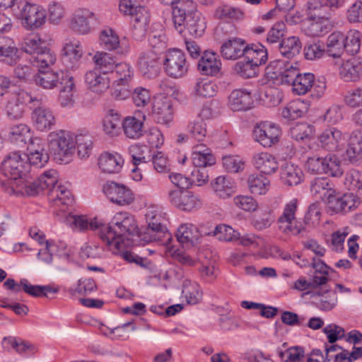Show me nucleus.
Wrapping results in <instances>:
<instances>
[{
  "mask_svg": "<svg viewBox=\"0 0 362 362\" xmlns=\"http://www.w3.org/2000/svg\"><path fill=\"white\" fill-rule=\"evenodd\" d=\"M340 75L346 81H357L362 75V60L359 58H351L342 64Z\"/></svg>",
  "mask_w": 362,
  "mask_h": 362,
  "instance_id": "2f4dec72",
  "label": "nucleus"
},
{
  "mask_svg": "<svg viewBox=\"0 0 362 362\" xmlns=\"http://www.w3.org/2000/svg\"><path fill=\"white\" fill-rule=\"evenodd\" d=\"M57 60L56 54L46 47H43L35 55L30 59V63L39 70L49 68Z\"/></svg>",
  "mask_w": 362,
  "mask_h": 362,
  "instance_id": "37998d69",
  "label": "nucleus"
},
{
  "mask_svg": "<svg viewBox=\"0 0 362 362\" xmlns=\"http://www.w3.org/2000/svg\"><path fill=\"white\" fill-rule=\"evenodd\" d=\"M279 356L286 362H305L304 351L301 347H291L286 351H278Z\"/></svg>",
  "mask_w": 362,
  "mask_h": 362,
  "instance_id": "774afa93",
  "label": "nucleus"
},
{
  "mask_svg": "<svg viewBox=\"0 0 362 362\" xmlns=\"http://www.w3.org/2000/svg\"><path fill=\"white\" fill-rule=\"evenodd\" d=\"M305 167L313 174L325 173L332 177H340L343 174L339 158L332 153L324 157L314 156L308 158Z\"/></svg>",
  "mask_w": 362,
  "mask_h": 362,
  "instance_id": "20e7f679",
  "label": "nucleus"
},
{
  "mask_svg": "<svg viewBox=\"0 0 362 362\" xmlns=\"http://www.w3.org/2000/svg\"><path fill=\"white\" fill-rule=\"evenodd\" d=\"M43 42L37 34H30L25 37L20 44L21 49L30 54L35 55L43 47Z\"/></svg>",
  "mask_w": 362,
  "mask_h": 362,
  "instance_id": "6e6d98bb",
  "label": "nucleus"
},
{
  "mask_svg": "<svg viewBox=\"0 0 362 362\" xmlns=\"http://www.w3.org/2000/svg\"><path fill=\"white\" fill-rule=\"evenodd\" d=\"M67 223L76 229L83 231L88 229L97 230L99 235L100 228L102 224L96 218L89 221L85 216L69 215L66 218Z\"/></svg>",
  "mask_w": 362,
  "mask_h": 362,
  "instance_id": "79ce46f5",
  "label": "nucleus"
},
{
  "mask_svg": "<svg viewBox=\"0 0 362 362\" xmlns=\"http://www.w3.org/2000/svg\"><path fill=\"white\" fill-rule=\"evenodd\" d=\"M62 51L64 60L69 63L67 66L70 68L76 66L83 55L82 45L77 39L66 40Z\"/></svg>",
  "mask_w": 362,
  "mask_h": 362,
  "instance_id": "393cba45",
  "label": "nucleus"
},
{
  "mask_svg": "<svg viewBox=\"0 0 362 362\" xmlns=\"http://www.w3.org/2000/svg\"><path fill=\"white\" fill-rule=\"evenodd\" d=\"M205 235H213L221 241L232 242L240 238V233L230 226L220 224L213 230L204 233Z\"/></svg>",
  "mask_w": 362,
  "mask_h": 362,
  "instance_id": "3c124183",
  "label": "nucleus"
},
{
  "mask_svg": "<svg viewBox=\"0 0 362 362\" xmlns=\"http://www.w3.org/2000/svg\"><path fill=\"white\" fill-rule=\"evenodd\" d=\"M163 64L165 74L173 78L185 76L189 67L185 53L179 49L169 50L165 54Z\"/></svg>",
  "mask_w": 362,
  "mask_h": 362,
  "instance_id": "0eeeda50",
  "label": "nucleus"
},
{
  "mask_svg": "<svg viewBox=\"0 0 362 362\" xmlns=\"http://www.w3.org/2000/svg\"><path fill=\"white\" fill-rule=\"evenodd\" d=\"M120 115L114 110H109L103 121V132L110 136H117L120 134Z\"/></svg>",
  "mask_w": 362,
  "mask_h": 362,
  "instance_id": "ea45409f",
  "label": "nucleus"
},
{
  "mask_svg": "<svg viewBox=\"0 0 362 362\" xmlns=\"http://www.w3.org/2000/svg\"><path fill=\"white\" fill-rule=\"evenodd\" d=\"M248 187L255 194H264L268 190L269 181L262 175H251L247 180Z\"/></svg>",
  "mask_w": 362,
  "mask_h": 362,
  "instance_id": "bf43d9fd",
  "label": "nucleus"
},
{
  "mask_svg": "<svg viewBox=\"0 0 362 362\" xmlns=\"http://www.w3.org/2000/svg\"><path fill=\"white\" fill-rule=\"evenodd\" d=\"M146 219L148 223L147 233H153V239L161 238L167 231L166 227L163 223V218L157 209H148L146 214Z\"/></svg>",
  "mask_w": 362,
  "mask_h": 362,
  "instance_id": "bb28decb",
  "label": "nucleus"
},
{
  "mask_svg": "<svg viewBox=\"0 0 362 362\" xmlns=\"http://www.w3.org/2000/svg\"><path fill=\"white\" fill-rule=\"evenodd\" d=\"M299 73L298 69L292 64H286L284 69L278 72L276 78L281 81L282 84L293 85L294 81L296 79Z\"/></svg>",
  "mask_w": 362,
  "mask_h": 362,
  "instance_id": "69168bd1",
  "label": "nucleus"
},
{
  "mask_svg": "<svg viewBox=\"0 0 362 362\" xmlns=\"http://www.w3.org/2000/svg\"><path fill=\"white\" fill-rule=\"evenodd\" d=\"M345 35L341 32H334L330 34L326 42V54L333 58H339L341 56L346 48L344 42Z\"/></svg>",
  "mask_w": 362,
  "mask_h": 362,
  "instance_id": "7c9ffc66",
  "label": "nucleus"
},
{
  "mask_svg": "<svg viewBox=\"0 0 362 362\" xmlns=\"http://www.w3.org/2000/svg\"><path fill=\"white\" fill-rule=\"evenodd\" d=\"M95 19V13L88 9L76 10L71 19V28L79 34H88L91 30L90 21Z\"/></svg>",
  "mask_w": 362,
  "mask_h": 362,
  "instance_id": "a211bd4d",
  "label": "nucleus"
},
{
  "mask_svg": "<svg viewBox=\"0 0 362 362\" xmlns=\"http://www.w3.org/2000/svg\"><path fill=\"white\" fill-rule=\"evenodd\" d=\"M30 110L32 122L38 131L47 132L54 125L53 112L45 105L42 98L35 97Z\"/></svg>",
  "mask_w": 362,
  "mask_h": 362,
  "instance_id": "1a4fd4ad",
  "label": "nucleus"
},
{
  "mask_svg": "<svg viewBox=\"0 0 362 362\" xmlns=\"http://www.w3.org/2000/svg\"><path fill=\"white\" fill-rule=\"evenodd\" d=\"M198 230L192 223L182 224L177 229V238L182 243H193L198 238Z\"/></svg>",
  "mask_w": 362,
  "mask_h": 362,
  "instance_id": "052dcab7",
  "label": "nucleus"
},
{
  "mask_svg": "<svg viewBox=\"0 0 362 362\" xmlns=\"http://www.w3.org/2000/svg\"><path fill=\"white\" fill-rule=\"evenodd\" d=\"M346 156L351 163H356L362 158V131L355 130L350 135Z\"/></svg>",
  "mask_w": 362,
  "mask_h": 362,
  "instance_id": "72a5a7b5",
  "label": "nucleus"
},
{
  "mask_svg": "<svg viewBox=\"0 0 362 362\" xmlns=\"http://www.w3.org/2000/svg\"><path fill=\"white\" fill-rule=\"evenodd\" d=\"M21 285H22L23 291L25 293L34 297L47 296L49 293H57L59 291L58 288H53L49 285L33 286L29 284L26 279H22L21 281Z\"/></svg>",
  "mask_w": 362,
  "mask_h": 362,
  "instance_id": "4d7b16f0",
  "label": "nucleus"
},
{
  "mask_svg": "<svg viewBox=\"0 0 362 362\" xmlns=\"http://www.w3.org/2000/svg\"><path fill=\"white\" fill-rule=\"evenodd\" d=\"M313 83V74H299L292 86V90L297 95H304L311 90Z\"/></svg>",
  "mask_w": 362,
  "mask_h": 362,
  "instance_id": "5fc2aeb1",
  "label": "nucleus"
},
{
  "mask_svg": "<svg viewBox=\"0 0 362 362\" xmlns=\"http://www.w3.org/2000/svg\"><path fill=\"white\" fill-rule=\"evenodd\" d=\"M152 116L158 123L168 124L173 121V110L172 101L166 97L154 98L152 103Z\"/></svg>",
  "mask_w": 362,
  "mask_h": 362,
  "instance_id": "dca6fc26",
  "label": "nucleus"
},
{
  "mask_svg": "<svg viewBox=\"0 0 362 362\" xmlns=\"http://www.w3.org/2000/svg\"><path fill=\"white\" fill-rule=\"evenodd\" d=\"M281 179L286 185L296 186L303 182L304 174L298 165L286 162L281 166Z\"/></svg>",
  "mask_w": 362,
  "mask_h": 362,
  "instance_id": "cd10ccee",
  "label": "nucleus"
},
{
  "mask_svg": "<svg viewBox=\"0 0 362 362\" xmlns=\"http://www.w3.org/2000/svg\"><path fill=\"white\" fill-rule=\"evenodd\" d=\"M57 180V172L55 170L50 169L45 171L37 180L26 186L25 192L29 195H35L41 190L48 189L49 193L51 189L56 187Z\"/></svg>",
  "mask_w": 362,
  "mask_h": 362,
  "instance_id": "f3484780",
  "label": "nucleus"
},
{
  "mask_svg": "<svg viewBox=\"0 0 362 362\" xmlns=\"http://www.w3.org/2000/svg\"><path fill=\"white\" fill-rule=\"evenodd\" d=\"M13 11L18 18L24 21L25 26L30 29L39 28L46 21V10L35 4L20 1L17 2L16 8H14Z\"/></svg>",
  "mask_w": 362,
  "mask_h": 362,
  "instance_id": "39448f33",
  "label": "nucleus"
},
{
  "mask_svg": "<svg viewBox=\"0 0 362 362\" xmlns=\"http://www.w3.org/2000/svg\"><path fill=\"white\" fill-rule=\"evenodd\" d=\"M49 199L54 202L56 205H71L74 202L71 192L67 187L59 185L56 187L51 189L49 193Z\"/></svg>",
  "mask_w": 362,
  "mask_h": 362,
  "instance_id": "49530a36",
  "label": "nucleus"
},
{
  "mask_svg": "<svg viewBox=\"0 0 362 362\" xmlns=\"http://www.w3.org/2000/svg\"><path fill=\"white\" fill-rule=\"evenodd\" d=\"M18 53V49L12 39L0 37V57L7 60L8 64H12L19 59Z\"/></svg>",
  "mask_w": 362,
  "mask_h": 362,
  "instance_id": "8fccbe9b",
  "label": "nucleus"
},
{
  "mask_svg": "<svg viewBox=\"0 0 362 362\" xmlns=\"http://www.w3.org/2000/svg\"><path fill=\"white\" fill-rule=\"evenodd\" d=\"M182 296L187 303L197 304L202 298L199 286L189 279H184L182 284Z\"/></svg>",
  "mask_w": 362,
  "mask_h": 362,
  "instance_id": "de8ad7c7",
  "label": "nucleus"
},
{
  "mask_svg": "<svg viewBox=\"0 0 362 362\" xmlns=\"http://www.w3.org/2000/svg\"><path fill=\"white\" fill-rule=\"evenodd\" d=\"M310 192L316 198L325 202L330 194L334 193V189L327 178L316 177L310 182Z\"/></svg>",
  "mask_w": 362,
  "mask_h": 362,
  "instance_id": "58836bf2",
  "label": "nucleus"
},
{
  "mask_svg": "<svg viewBox=\"0 0 362 362\" xmlns=\"http://www.w3.org/2000/svg\"><path fill=\"white\" fill-rule=\"evenodd\" d=\"M298 202L292 199L287 203L282 214L278 218L279 230L287 235H297L304 230L302 224L296 218Z\"/></svg>",
  "mask_w": 362,
  "mask_h": 362,
  "instance_id": "6e6552de",
  "label": "nucleus"
},
{
  "mask_svg": "<svg viewBox=\"0 0 362 362\" xmlns=\"http://www.w3.org/2000/svg\"><path fill=\"white\" fill-rule=\"evenodd\" d=\"M258 67L250 63L249 60L238 62L233 68L234 72L244 78H250L257 76Z\"/></svg>",
  "mask_w": 362,
  "mask_h": 362,
  "instance_id": "e2e57ef3",
  "label": "nucleus"
},
{
  "mask_svg": "<svg viewBox=\"0 0 362 362\" xmlns=\"http://www.w3.org/2000/svg\"><path fill=\"white\" fill-rule=\"evenodd\" d=\"M211 185L214 192L220 198L227 199L235 193V182L228 177L219 176Z\"/></svg>",
  "mask_w": 362,
  "mask_h": 362,
  "instance_id": "4c0bfd02",
  "label": "nucleus"
},
{
  "mask_svg": "<svg viewBox=\"0 0 362 362\" xmlns=\"http://www.w3.org/2000/svg\"><path fill=\"white\" fill-rule=\"evenodd\" d=\"M93 59L98 68L97 69L105 74L109 72L113 73L118 64L115 57L105 52H96Z\"/></svg>",
  "mask_w": 362,
  "mask_h": 362,
  "instance_id": "a18cd8bd",
  "label": "nucleus"
},
{
  "mask_svg": "<svg viewBox=\"0 0 362 362\" xmlns=\"http://www.w3.org/2000/svg\"><path fill=\"white\" fill-rule=\"evenodd\" d=\"M49 150L54 159L59 163H68L75 152L76 141L74 134L58 130L48 134Z\"/></svg>",
  "mask_w": 362,
  "mask_h": 362,
  "instance_id": "7ed1b4c3",
  "label": "nucleus"
},
{
  "mask_svg": "<svg viewBox=\"0 0 362 362\" xmlns=\"http://www.w3.org/2000/svg\"><path fill=\"white\" fill-rule=\"evenodd\" d=\"M35 96L25 90H18L13 92L6 105L7 117L11 119H19L23 117L25 112V105H28L29 108L33 103Z\"/></svg>",
  "mask_w": 362,
  "mask_h": 362,
  "instance_id": "9d476101",
  "label": "nucleus"
},
{
  "mask_svg": "<svg viewBox=\"0 0 362 362\" xmlns=\"http://www.w3.org/2000/svg\"><path fill=\"white\" fill-rule=\"evenodd\" d=\"M1 170L10 179H21L30 171L28 158L25 153L19 151L10 153L2 161Z\"/></svg>",
  "mask_w": 362,
  "mask_h": 362,
  "instance_id": "423d86ee",
  "label": "nucleus"
},
{
  "mask_svg": "<svg viewBox=\"0 0 362 362\" xmlns=\"http://www.w3.org/2000/svg\"><path fill=\"white\" fill-rule=\"evenodd\" d=\"M8 139L18 146L25 144L27 140L30 139V129L25 124L13 125L10 129Z\"/></svg>",
  "mask_w": 362,
  "mask_h": 362,
  "instance_id": "864d4df0",
  "label": "nucleus"
},
{
  "mask_svg": "<svg viewBox=\"0 0 362 362\" xmlns=\"http://www.w3.org/2000/svg\"><path fill=\"white\" fill-rule=\"evenodd\" d=\"M191 137L197 141H203L207 134L206 124L201 117H197L187 125Z\"/></svg>",
  "mask_w": 362,
  "mask_h": 362,
  "instance_id": "13d9d810",
  "label": "nucleus"
},
{
  "mask_svg": "<svg viewBox=\"0 0 362 362\" xmlns=\"http://www.w3.org/2000/svg\"><path fill=\"white\" fill-rule=\"evenodd\" d=\"M345 50L351 54L358 53L361 47V34L358 30H351L345 35Z\"/></svg>",
  "mask_w": 362,
  "mask_h": 362,
  "instance_id": "338daca9",
  "label": "nucleus"
},
{
  "mask_svg": "<svg viewBox=\"0 0 362 362\" xmlns=\"http://www.w3.org/2000/svg\"><path fill=\"white\" fill-rule=\"evenodd\" d=\"M161 62L156 51L142 52L138 60V66L141 74L148 78L157 76L160 70Z\"/></svg>",
  "mask_w": 362,
  "mask_h": 362,
  "instance_id": "2eb2a0df",
  "label": "nucleus"
},
{
  "mask_svg": "<svg viewBox=\"0 0 362 362\" xmlns=\"http://www.w3.org/2000/svg\"><path fill=\"white\" fill-rule=\"evenodd\" d=\"M255 140L264 147H271L276 144L281 136L280 128L274 123L262 122L253 130Z\"/></svg>",
  "mask_w": 362,
  "mask_h": 362,
  "instance_id": "f8f14e48",
  "label": "nucleus"
},
{
  "mask_svg": "<svg viewBox=\"0 0 362 362\" xmlns=\"http://www.w3.org/2000/svg\"><path fill=\"white\" fill-rule=\"evenodd\" d=\"M244 56L257 67L264 64L268 58L267 50L261 44L246 45Z\"/></svg>",
  "mask_w": 362,
  "mask_h": 362,
  "instance_id": "a19ab883",
  "label": "nucleus"
},
{
  "mask_svg": "<svg viewBox=\"0 0 362 362\" xmlns=\"http://www.w3.org/2000/svg\"><path fill=\"white\" fill-rule=\"evenodd\" d=\"M198 69L202 74L217 76L221 74V62L216 53L205 51L198 64Z\"/></svg>",
  "mask_w": 362,
  "mask_h": 362,
  "instance_id": "6ab92c4d",
  "label": "nucleus"
},
{
  "mask_svg": "<svg viewBox=\"0 0 362 362\" xmlns=\"http://www.w3.org/2000/svg\"><path fill=\"white\" fill-rule=\"evenodd\" d=\"M168 197L170 202L182 211H191L197 209L202 205V201L199 197L189 191L171 190Z\"/></svg>",
  "mask_w": 362,
  "mask_h": 362,
  "instance_id": "4468645a",
  "label": "nucleus"
},
{
  "mask_svg": "<svg viewBox=\"0 0 362 362\" xmlns=\"http://www.w3.org/2000/svg\"><path fill=\"white\" fill-rule=\"evenodd\" d=\"M62 73L63 72L39 70L34 76L35 83L44 89H52L62 81Z\"/></svg>",
  "mask_w": 362,
  "mask_h": 362,
  "instance_id": "c9c22d12",
  "label": "nucleus"
},
{
  "mask_svg": "<svg viewBox=\"0 0 362 362\" xmlns=\"http://www.w3.org/2000/svg\"><path fill=\"white\" fill-rule=\"evenodd\" d=\"M246 45L243 40L238 37L225 41L221 47V56L226 59L235 60L244 56Z\"/></svg>",
  "mask_w": 362,
  "mask_h": 362,
  "instance_id": "5701e85b",
  "label": "nucleus"
},
{
  "mask_svg": "<svg viewBox=\"0 0 362 362\" xmlns=\"http://www.w3.org/2000/svg\"><path fill=\"white\" fill-rule=\"evenodd\" d=\"M302 44L300 39L296 36H291L281 40L278 45V49L282 57L291 59L298 55L301 49Z\"/></svg>",
  "mask_w": 362,
  "mask_h": 362,
  "instance_id": "e433bc0d",
  "label": "nucleus"
},
{
  "mask_svg": "<svg viewBox=\"0 0 362 362\" xmlns=\"http://www.w3.org/2000/svg\"><path fill=\"white\" fill-rule=\"evenodd\" d=\"M172 15L174 27L179 33L185 28L194 37H200L204 33V18L197 11L193 0H180L178 5L173 7Z\"/></svg>",
  "mask_w": 362,
  "mask_h": 362,
  "instance_id": "f03ea898",
  "label": "nucleus"
},
{
  "mask_svg": "<svg viewBox=\"0 0 362 362\" xmlns=\"http://www.w3.org/2000/svg\"><path fill=\"white\" fill-rule=\"evenodd\" d=\"M286 34V25L283 21L276 22L269 30L267 35V43L269 45L277 44L281 42L283 37Z\"/></svg>",
  "mask_w": 362,
  "mask_h": 362,
  "instance_id": "0e129e2a",
  "label": "nucleus"
},
{
  "mask_svg": "<svg viewBox=\"0 0 362 362\" xmlns=\"http://www.w3.org/2000/svg\"><path fill=\"white\" fill-rule=\"evenodd\" d=\"M124 160L118 153H103L98 158V165L103 173H118L122 168Z\"/></svg>",
  "mask_w": 362,
  "mask_h": 362,
  "instance_id": "c85d7f7f",
  "label": "nucleus"
},
{
  "mask_svg": "<svg viewBox=\"0 0 362 362\" xmlns=\"http://www.w3.org/2000/svg\"><path fill=\"white\" fill-rule=\"evenodd\" d=\"M99 42L100 47L107 51H117L120 54H126L129 51L127 46L123 47L119 36L111 28L103 30L100 33Z\"/></svg>",
  "mask_w": 362,
  "mask_h": 362,
  "instance_id": "412c9836",
  "label": "nucleus"
},
{
  "mask_svg": "<svg viewBox=\"0 0 362 362\" xmlns=\"http://www.w3.org/2000/svg\"><path fill=\"white\" fill-rule=\"evenodd\" d=\"M137 233L138 226L134 216L124 212L117 213L109 224L101 226L99 236L112 252H117L128 235Z\"/></svg>",
  "mask_w": 362,
  "mask_h": 362,
  "instance_id": "f257e3e1",
  "label": "nucleus"
},
{
  "mask_svg": "<svg viewBox=\"0 0 362 362\" xmlns=\"http://www.w3.org/2000/svg\"><path fill=\"white\" fill-rule=\"evenodd\" d=\"M114 71L115 83L117 86H129L134 76L133 67L127 63H118Z\"/></svg>",
  "mask_w": 362,
  "mask_h": 362,
  "instance_id": "c03bdc74",
  "label": "nucleus"
},
{
  "mask_svg": "<svg viewBox=\"0 0 362 362\" xmlns=\"http://www.w3.org/2000/svg\"><path fill=\"white\" fill-rule=\"evenodd\" d=\"M85 83L88 89L97 93H103L110 87L107 76L105 74H102L98 69L86 72Z\"/></svg>",
  "mask_w": 362,
  "mask_h": 362,
  "instance_id": "b1692460",
  "label": "nucleus"
},
{
  "mask_svg": "<svg viewBox=\"0 0 362 362\" xmlns=\"http://www.w3.org/2000/svg\"><path fill=\"white\" fill-rule=\"evenodd\" d=\"M324 202L327 204L328 211L332 214L346 213L356 209L358 204L352 192L343 195L332 193Z\"/></svg>",
  "mask_w": 362,
  "mask_h": 362,
  "instance_id": "ddd939ff",
  "label": "nucleus"
},
{
  "mask_svg": "<svg viewBox=\"0 0 362 362\" xmlns=\"http://www.w3.org/2000/svg\"><path fill=\"white\" fill-rule=\"evenodd\" d=\"M103 191L112 202L119 206L129 205L134 199V194L129 188L113 181L107 182L103 185Z\"/></svg>",
  "mask_w": 362,
  "mask_h": 362,
  "instance_id": "9b49d317",
  "label": "nucleus"
},
{
  "mask_svg": "<svg viewBox=\"0 0 362 362\" xmlns=\"http://www.w3.org/2000/svg\"><path fill=\"white\" fill-rule=\"evenodd\" d=\"M315 295L320 299L317 303L318 308L324 311L332 310L337 304L338 298L337 293L331 289L317 291Z\"/></svg>",
  "mask_w": 362,
  "mask_h": 362,
  "instance_id": "603ef678",
  "label": "nucleus"
},
{
  "mask_svg": "<svg viewBox=\"0 0 362 362\" xmlns=\"http://www.w3.org/2000/svg\"><path fill=\"white\" fill-rule=\"evenodd\" d=\"M252 163L257 170L265 175L275 173L279 168L276 158L269 152L262 151L254 153Z\"/></svg>",
  "mask_w": 362,
  "mask_h": 362,
  "instance_id": "aec40b11",
  "label": "nucleus"
},
{
  "mask_svg": "<svg viewBox=\"0 0 362 362\" xmlns=\"http://www.w3.org/2000/svg\"><path fill=\"white\" fill-rule=\"evenodd\" d=\"M60 83L63 86L59 96L60 105L62 107H71L74 103L75 84L74 78L67 74L62 73Z\"/></svg>",
  "mask_w": 362,
  "mask_h": 362,
  "instance_id": "c756f323",
  "label": "nucleus"
},
{
  "mask_svg": "<svg viewBox=\"0 0 362 362\" xmlns=\"http://www.w3.org/2000/svg\"><path fill=\"white\" fill-rule=\"evenodd\" d=\"M202 148H204L199 149V146H197L192 153V163L195 168H206L215 163V158L210 150L205 146H201Z\"/></svg>",
  "mask_w": 362,
  "mask_h": 362,
  "instance_id": "09e8293b",
  "label": "nucleus"
},
{
  "mask_svg": "<svg viewBox=\"0 0 362 362\" xmlns=\"http://www.w3.org/2000/svg\"><path fill=\"white\" fill-rule=\"evenodd\" d=\"M319 145L329 151L338 148L339 144L343 140L342 132L335 128L329 127L325 129L317 138Z\"/></svg>",
  "mask_w": 362,
  "mask_h": 362,
  "instance_id": "a878e982",
  "label": "nucleus"
},
{
  "mask_svg": "<svg viewBox=\"0 0 362 362\" xmlns=\"http://www.w3.org/2000/svg\"><path fill=\"white\" fill-rule=\"evenodd\" d=\"M303 105L304 103L300 100H293L284 107L281 115L289 120L296 119L304 114Z\"/></svg>",
  "mask_w": 362,
  "mask_h": 362,
  "instance_id": "680f3d73",
  "label": "nucleus"
},
{
  "mask_svg": "<svg viewBox=\"0 0 362 362\" xmlns=\"http://www.w3.org/2000/svg\"><path fill=\"white\" fill-rule=\"evenodd\" d=\"M305 6L308 18L310 21L328 20L330 17L329 9L323 0H308Z\"/></svg>",
  "mask_w": 362,
  "mask_h": 362,
  "instance_id": "f704fd0d",
  "label": "nucleus"
},
{
  "mask_svg": "<svg viewBox=\"0 0 362 362\" xmlns=\"http://www.w3.org/2000/svg\"><path fill=\"white\" fill-rule=\"evenodd\" d=\"M145 115L142 116V119H138L134 116L126 117L122 121V126L124 135L132 139H137L143 134L144 123Z\"/></svg>",
  "mask_w": 362,
  "mask_h": 362,
  "instance_id": "473e14b6",
  "label": "nucleus"
},
{
  "mask_svg": "<svg viewBox=\"0 0 362 362\" xmlns=\"http://www.w3.org/2000/svg\"><path fill=\"white\" fill-rule=\"evenodd\" d=\"M228 105L233 111H245L253 105L251 93L245 89L233 90L228 96Z\"/></svg>",
  "mask_w": 362,
  "mask_h": 362,
  "instance_id": "4be33fe9",
  "label": "nucleus"
}]
</instances>
